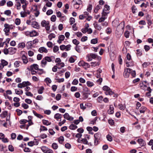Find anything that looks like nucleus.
I'll list each match as a JSON object with an SVG mask.
<instances>
[{"mask_svg":"<svg viewBox=\"0 0 153 153\" xmlns=\"http://www.w3.org/2000/svg\"><path fill=\"white\" fill-rule=\"evenodd\" d=\"M112 24L113 26L115 27H117L120 25H122L121 29L123 30L124 27L125 22L123 21L120 24L119 19H116L112 22Z\"/></svg>","mask_w":153,"mask_h":153,"instance_id":"obj_1","label":"nucleus"},{"mask_svg":"<svg viewBox=\"0 0 153 153\" xmlns=\"http://www.w3.org/2000/svg\"><path fill=\"white\" fill-rule=\"evenodd\" d=\"M94 144L95 145H97L100 143L101 137V134L100 133L98 132L94 134Z\"/></svg>","mask_w":153,"mask_h":153,"instance_id":"obj_2","label":"nucleus"},{"mask_svg":"<svg viewBox=\"0 0 153 153\" xmlns=\"http://www.w3.org/2000/svg\"><path fill=\"white\" fill-rule=\"evenodd\" d=\"M41 25L42 27H45L47 31H48L50 30V26L48 21L43 20L42 21Z\"/></svg>","mask_w":153,"mask_h":153,"instance_id":"obj_3","label":"nucleus"},{"mask_svg":"<svg viewBox=\"0 0 153 153\" xmlns=\"http://www.w3.org/2000/svg\"><path fill=\"white\" fill-rule=\"evenodd\" d=\"M74 5V7L78 9L79 7V6L82 3V1L81 0H73Z\"/></svg>","mask_w":153,"mask_h":153,"instance_id":"obj_4","label":"nucleus"},{"mask_svg":"<svg viewBox=\"0 0 153 153\" xmlns=\"http://www.w3.org/2000/svg\"><path fill=\"white\" fill-rule=\"evenodd\" d=\"M131 69L130 68H126L125 69L123 73L124 76L126 78H128L129 76Z\"/></svg>","mask_w":153,"mask_h":153,"instance_id":"obj_5","label":"nucleus"},{"mask_svg":"<svg viewBox=\"0 0 153 153\" xmlns=\"http://www.w3.org/2000/svg\"><path fill=\"white\" fill-rule=\"evenodd\" d=\"M78 65L79 66H82L85 68H89L90 67V65L87 63L83 61H80L78 63Z\"/></svg>","mask_w":153,"mask_h":153,"instance_id":"obj_6","label":"nucleus"},{"mask_svg":"<svg viewBox=\"0 0 153 153\" xmlns=\"http://www.w3.org/2000/svg\"><path fill=\"white\" fill-rule=\"evenodd\" d=\"M26 33L27 34H29L30 37L35 36L39 35L37 32L35 30L31 31H27Z\"/></svg>","mask_w":153,"mask_h":153,"instance_id":"obj_7","label":"nucleus"},{"mask_svg":"<svg viewBox=\"0 0 153 153\" xmlns=\"http://www.w3.org/2000/svg\"><path fill=\"white\" fill-rule=\"evenodd\" d=\"M21 59L24 64H26L28 62V59L27 57L25 54L22 55L21 56Z\"/></svg>","mask_w":153,"mask_h":153,"instance_id":"obj_8","label":"nucleus"},{"mask_svg":"<svg viewBox=\"0 0 153 153\" xmlns=\"http://www.w3.org/2000/svg\"><path fill=\"white\" fill-rule=\"evenodd\" d=\"M65 119H66L68 120L72 121L74 119V118L70 116L68 113H65L63 115Z\"/></svg>","mask_w":153,"mask_h":153,"instance_id":"obj_9","label":"nucleus"},{"mask_svg":"<svg viewBox=\"0 0 153 153\" xmlns=\"http://www.w3.org/2000/svg\"><path fill=\"white\" fill-rule=\"evenodd\" d=\"M4 26V31L6 35H8V34L7 33L9 32L10 30L8 26V24H5Z\"/></svg>","mask_w":153,"mask_h":153,"instance_id":"obj_10","label":"nucleus"},{"mask_svg":"<svg viewBox=\"0 0 153 153\" xmlns=\"http://www.w3.org/2000/svg\"><path fill=\"white\" fill-rule=\"evenodd\" d=\"M9 54L11 55L15 53L16 51V49L15 48H8Z\"/></svg>","mask_w":153,"mask_h":153,"instance_id":"obj_11","label":"nucleus"},{"mask_svg":"<svg viewBox=\"0 0 153 153\" xmlns=\"http://www.w3.org/2000/svg\"><path fill=\"white\" fill-rule=\"evenodd\" d=\"M31 25L33 27L35 28L39 29L40 28L38 23L37 22L33 21L32 22Z\"/></svg>","mask_w":153,"mask_h":153,"instance_id":"obj_12","label":"nucleus"},{"mask_svg":"<svg viewBox=\"0 0 153 153\" xmlns=\"http://www.w3.org/2000/svg\"><path fill=\"white\" fill-rule=\"evenodd\" d=\"M109 114H112L114 113V108L112 105H110L109 106V109L107 111Z\"/></svg>","mask_w":153,"mask_h":153,"instance_id":"obj_13","label":"nucleus"},{"mask_svg":"<svg viewBox=\"0 0 153 153\" xmlns=\"http://www.w3.org/2000/svg\"><path fill=\"white\" fill-rule=\"evenodd\" d=\"M38 51L40 53H47L48 51L47 49L44 47H41L38 50Z\"/></svg>","mask_w":153,"mask_h":153,"instance_id":"obj_14","label":"nucleus"},{"mask_svg":"<svg viewBox=\"0 0 153 153\" xmlns=\"http://www.w3.org/2000/svg\"><path fill=\"white\" fill-rule=\"evenodd\" d=\"M65 38V36L63 35H61L59 36L58 37L59 39L57 41V42L60 44L64 40Z\"/></svg>","mask_w":153,"mask_h":153,"instance_id":"obj_15","label":"nucleus"},{"mask_svg":"<svg viewBox=\"0 0 153 153\" xmlns=\"http://www.w3.org/2000/svg\"><path fill=\"white\" fill-rule=\"evenodd\" d=\"M30 68L34 70H38L39 69V65L37 64H34L30 66Z\"/></svg>","mask_w":153,"mask_h":153,"instance_id":"obj_16","label":"nucleus"},{"mask_svg":"<svg viewBox=\"0 0 153 153\" xmlns=\"http://www.w3.org/2000/svg\"><path fill=\"white\" fill-rule=\"evenodd\" d=\"M33 112L34 114V115L36 116L38 118H39L40 119L42 118L43 117V116L40 114H39L36 113V112L34 110L33 111Z\"/></svg>","mask_w":153,"mask_h":153,"instance_id":"obj_17","label":"nucleus"},{"mask_svg":"<svg viewBox=\"0 0 153 153\" xmlns=\"http://www.w3.org/2000/svg\"><path fill=\"white\" fill-rule=\"evenodd\" d=\"M62 117V114L59 113H56L55 114L54 118L56 119L57 120H58L59 119H61Z\"/></svg>","mask_w":153,"mask_h":153,"instance_id":"obj_18","label":"nucleus"},{"mask_svg":"<svg viewBox=\"0 0 153 153\" xmlns=\"http://www.w3.org/2000/svg\"><path fill=\"white\" fill-rule=\"evenodd\" d=\"M137 141L141 146H143L145 144L144 141L142 139H138Z\"/></svg>","mask_w":153,"mask_h":153,"instance_id":"obj_19","label":"nucleus"},{"mask_svg":"<svg viewBox=\"0 0 153 153\" xmlns=\"http://www.w3.org/2000/svg\"><path fill=\"white\" fill-rule=\"evenodd\" d=\"M87 86L89 87H91L94 85L93 82L90 81H88L86 82Z\"/></svg>","mask_w":153,"mask_h":153,"instance_id":"obj_20","label":"nucleus"},{"mask_svg":"<svg viewBox=\"0 0 153 153\" xmlns=\"http://www.w3.org/2000/svg\"><path fill=\"white\" fill-rule=\"evenodd\" d=\"M47 63V62L45 58H43L41 61V65L42 67H45Z\"/></svg>","mask_w":153,"mask_h":153,"instance_id":"obj_21","label":"nucleus"},{"mask_svg":"<svg viewBox=\"0 0 153 153\" xmlns=\"http://www.w3.org/2000/svg\"><path fill=\"white\" fill-rule=\"evenodd\" d=\"M15 92L16 94L18 95L22 94L23 93V91L19 89H15Z\"/></svg>","mask_w":153,"mask_h":153,"instance_id":"obj_22","label":"nucleus"},{"mask_svg":"<svg viewBox=\"0 0 153 153\" xmlns=\"http://www.w3.org/2000/svg\"><path fill=\"white\" fill-rule=\"evenodd\" d=\"M20 14L21 16L24 18L27 16V12L26 11V10H23L20 12Z\"/></svg>","mask_w":153,"mask_h":153,"instance_id":"obj_23","label":"nucleus"},{"mask_svg":"<svg viewBox=\"0 0 153 153\" xmlns=\"http://www.w3.org/2000/svg\"><path fill=\"white\" fill-rule=\"evenodd\" d=\"M126 66L128 67H132L134 66V63L133 61L126 62Z\"/></svg>","mask_w":153,"mask_h":153,"instance_id":"obj_24","label":"nucleus"},{"mask_svg":"<svg viewBox=\"0 0 153 153\" xmlns=\"http://www.w3.org/2000/svg\"><path fill=\"white\" fill-rule=\"evenodd\" d=\"M94 25L95 28L99 30H100L102 29L101 26L97 24L94 23Z\"/></svg>","mask_w":153,"mask_h":153,"instance_id":"obj_25","label":"nucleus"},{"mask_svg":"<svg viewBox=\"0 0 153 153\" xmlns=\"http://www.w3.org/2000/svg\"><path fill=\"white\" fill-rule=\"evenodd\" d=\"M42 123L44 125L46 126L50 125L51 124V123L47 120H42Z\"/></svg>","mask_w":153,"mask_h":153,"instance_id":"obj_26","label":"nucleus"},{"mask_svg":"<svg viewBox=\"0 0 153 153\" xmlns=\"http://www.w3.org/2000/svg\"><path fill=\"white\" fill-rule=\"evenodd\" d=\"M146 109V108L145 106H143L140 109V113H144Z\"/></svg>","mask_w":153,"mask_h":153,"instance_id":"obj_27","label":"nucleus"},{"mask_svg":"<svg viewBox=\"0 0 153 153\" xmlns=\"http://www.w3.org/2000/svg\"><path fill=\"white\" fill-rule=\"evenodd\" d=\"M44 81L46 82L47 85L51 82V79L48 77L46 78L44 80Z\"/></svg>","mask_w":153,"mask_h":153,"instance_id":"obj_28","label":"nucleus"},{"mask_svg":"<svg viewBox=\"0 0 153 153\" xmlns=\"http://www.w3.org/2000/svg\"><path fill=\"white\" fill-rule=\"evenodd\" d=\"M53 57H54L53 56H51V57L46 56L44 58L45 59L47 62V61L48 62H50L52 61V58Z\"/></svg>","mask_w":153,"mask_h":153,"instance_id":"obj_29","label":"nucleus"},{"mask_svg":"<svg viewBox=\"0 0 153 153\" xmlns=\"http://www.w3.org/2000/svg\"><path fill=\"white\" fill-rule=\"evenodd\" d=\"M55 37L56 35L54 34L51 33L48 35V38L50 40H51L53 38H55Z\"/></svg>","mask_w":153,"mask_h":153,"instance_id":"obj_30","label":"nucleus"},{"mask_svg":"<svg viewBox=\"0 0 153 153\" xmlns=\"http://www.w3.org/2000/svg\"><path fill=\"white\" fill-rule=\"evenodd\" d=\"M44 89V88L43 86L40 87L39 89L38 90V93L39 94H42L43 93V91Z\"/></svg>","mask_w":153,"mask_h":153,"instance_id":"obj_31","label":"nucleus"},{"mask_svg":"<svg viewBox=\"0 0 153 153\" xmlns=\"http://www.w3.org/2000/svg\"><path fill=\"white\" fill-rule=\"evenodd\" d=\"M25 44L24 42L19 43L18 46V48H23L25 47Z\"/></svg>","mask_w":153,"mask_h":153,"instance_id":"obj_32","label":"nucleus"},{"mask_svg":"<svg viewBox=\"0 0 153 153\" xmlns=\"http://www.w3.org/2000/svg\"><path fill=\"white\" fill-rule=\"evenodd\" d=\"M24 87L27 86V85H30L31 83L29 81L23 82L22 83Z\"/></svg>","mask_w":153,"mask_h":153,"instance_id":"obj_33","label":"nucleus"},{"mask_svg":"<svg viewBox=\"0 0 153 153\" xmlns=\"http://www.w3.org/2000/svg\"><path fill=\"white\" fill-rule=\"evenodd\" d=\"M105 94L106 95H111L114 94V92L110 89L107 91H105Z\"/></svg>","mask_w":153,"mask_h":153,"instance_id":"obj_34","label":"nucleus"},{"mask_svg":"<svg viewBox=\"0 0 153 153\" xmlns=\"http://www.w3.org/2000/svg\"><path fill=\"white\" fill-rule=\"evenodd\" d=\"M4 14L7 16H9L11 15V11L10 10H7L4 12Z\"/></svg>","mask_w":153,"mask_h":153,"instance_id":"obj_35","label":"nucleus"},{"mask_svg":"<svg viewBox=\"0 0 153 153\" xmlns=\"http://www.w3.org/2000/svg\"><path fill=\"white\" fill-rule=\"evenodd\" d=\"M64 141V137L62 136H61L59 138L58 141L60 144H62Z\"/></svg>","mask_w":153,"mask_h":153,"instance_id":"obj_36","label":"nucleus"},{"mask_svg":"<svg viewBox=\"0 0 153 153\" xmlns=\"http://www.w3.org/2000/svg\"><path fill=\"white\" fill-rule=\"evenodd\" d=\"M45 72L42 69H39L37 71V73L39 75H41L43 73H45Z\"/></svg>","mask_w":153,"mask_h":153,"instance_id":"obj_37","label":"nucleus"},{"mask_svg":"<svg viewBox=\"0 0 153 153\" xmlns=\"http://www.w3.org/2000/svg\"><path fill=\"white\" fill-rule=\"evenodd\" d=\"M41 149L42 151L46 153L48 149V148L47 147L45 146H42L41 148Z\"/></svg>","mask_w":153,"mask_h":153,"instance_id":"obj_38","label":"nucleus"},{"mask_svg":"<svg viewBox=\"0 0 153 153\" xmlns=\"http://www.w3.org/2000/svg\"><path fill=\"white\" fill-rule=\"evenodd\" d=\"M77 126L73 124H71L69 126V128L71 129L74 130L77 128Z\"/></svg>","mask_w":153,"mask_h":153,"instance_id":"obj_39","label":"nucleus"},{"mask_svg":"<svg viewBox=\"0 0 153 153\" xmlns=\"http://www.w3.org/2000/svg\"><path fill=\"white\" fill-rule=\"evenodd\" d=\"M52 147L54 149H56L58 148V145L56 143H54L52 144Z\"/></svg>","mask_w":153,"mask_h":153,"instance_id":"obj_40","label":"nucleus"},{"mask_svg":"<svg viewBox=\"0 0 153 153\" xmlns=\"http://www.w3.org/2000/svg\"><path fill=\"white\" fill-rule=\"evenodd\" d=\"M1 64L4 66H6L8 64V62L4 59H2L1 60Z\"/></svg>","mask_w":153,"mask_h":153,"instance_id":"obj_41","label":"nucleus"},{"mask_svg":"<svg viewBox=\"0 0 153 153\" xmlns=\"http://www.w3.org/2000/svg\"><path fill=\"white\" fill-rule=\"evenodd\" d=\"M48 130L47 128L44 126H41L40 129V131H46Z\"/></svg>","mask_w":153,"mask_h":153,"instance_id":"obj_42","label":"nucleus"},{"mask_svg":"<svg viewBox=\"0 0 153 153\" xmlns=\"http://www.w3.org/2000/svg\"><path fill=\"white\" fill-rule=\"evenodd\" d=\"M106 138H107V140L108 141H109L110 142L112 141V140H113L112 138V137L110 135L108 134L106 136Z\"/></svg>","mask_w":153,"mask_h":153,"instance_id":"obj_43","label":"nucleus"},{"mask_svg":"<svg viewBox=\"0 0 153 153\" xmlns=\"http://www.w3.org/2000/svg\"><path fill=\"white\" fill-rule=\"evenodd\" d=\"M20 63V62L19 61H16L14 63V66L17 68L19 66V64Z\"/></svg>","mask_w":153,"mask_h":153,"instance_id":"obj_44","label":"nucleus"},{"mask_svg":"<svg viewBox=\"0 0 153 153\" xmlns=\"http://www.w3.org/2000/svg\"><path fill=\"white\" fill-rule=\"evenodd\" d=\"M21 22L20 19L19 18H16L15 20V23L17 25H20Z\"/></svg>","mask_w":153,"mask_h":153,"instance_id":"obj_45","label":"nucleus"},{"mask_svg":"<svg viewBox=\"0 0 153 153\" xmlns=\"http://www.w3.org/2000/svg\"><path fill=\"white\" fill-rule=\"evenodd\" d=\"M88 97V93H84L83 94V99L85 100Z\"/></svg>","mask_w":153,"mask_h":153,"instance_id":"obj_46","label":"nucleus"},{"mask_svg":"<svg viewBox=\"0 0 153 153\" xmlns=\"http://www.w3.org/2000/svg\"><path fill=\"white\" fill-rule=\"evenodd\" d=\"M105 31H106V33L107 34H109L111 33L112 30L111 28H110L109 27H108L106 29Z\"/></svg>","mask_w":153,"mask_h":153,"instance_id":"obj_47","label":"nucleus"},{"mask_svg":"<svg viewBox=\"0 0 153 153\" xmlns=\"http://www.w3.org/2000/svg\"><path fill=\"white\" fill-rule=\"evenodd\" d=\"M7 7H11L13 5V2L11 1H9L7 2Z\"/></svg>","mask_w":153,"mask_h":153,"instance_id":"obj_48","label":"nucleus"},{"mask_svg":"<svg viewBox=\"0 0 153 153\" xmlns=\"http://www.w3.org/2000/svg\"><path fill=\"white\" fill-rule=\"evenodd\" d=\"M107 18L106 17H103L102 16L101 18H100L99 19L98 22H102L104 21L105 19Z\"/></svg>","mask_w":153,"mask_h":153,"instance_id":"obj_49","label":"nucleus"},{"mask_svg":"<svg viewBox=\"0 0 153 153\" xmlns=\"http://www.w3.org/2000/svg\"><path fill=\"white\" fill-rule=\"evenodd\" d=\"M22 106L25 109H27L29 108V106L27 104L25 103H23L22 104Z\"/></svg>","mask_w":153,"mask_h":153,"instance_id":"obj_50","label":"nucleus"},{"mask_svg":"<svg viewBox=\"0 0 153 153\" xmlns=\"http://www.w3.org/2000/svg\"><path fill=\"white\" fill-rule=\"evenodd\" d=\"M130 33L128 31L126 30V31L124 33V36H125L126 38H128L129 37V36Z\"/></svg>","mask_w":153,"mask_h":153,"instance_id":"obj_51","label":"nucleus"},{"mask_svg":"<svg viewBox=\"0 0 153 153\" xmlns=\"http://www.w3.org/2000/svg\"><path fill=\"white\" fill-rule=\"evenodd\" d=\"M137 55L139 56H141L142 54V51L139 49H137L136 51Z\"/></svg>","mask_w":153,"mask_h":153,"instance_id":"obj_52","label":"nucleus"},{"mask_svg":"<svg viewBox=\"0 0 153 153\" xmlns=\"http://www.w3.org/2000/svg\"><path fill=\"white\" fill-rule=\"evenodd\" d=\"M59 50V47L57 46H55L53 48V51L56 53Z\"/></svg>","mask_w":153,"mask_h":153,"instance_id":"obj_53","label":"nucleus"},{"mask_svg":"<svg viewBox=\"0 0 153 153\" xmlns=\"http://www.w3.org/2000/svg\"><path fill=\"white\" fill-rule=\"evenodd\" d=\"M97 39H94L91 40V43L93 44H95L97 43Z\"/></svg>","mask_w":153,"mask_h":153,"instance_id":"obj_54","label":"nucleus"},{"mask_svg":"<svg viewBox=\"0 0 153 153\" xmlns=\"http://www.w3.org/2000/svg\"><path fill=\"white\" fill-rule=\"evenodd\" d=\"M56 17L55 15H52L51 18V21L53 22H55L56 20Z\"/></svg>","mask_w":153,"mask_h":153,"instance_id":"obj_55","label":"nucleus"},{"mask_svg":"<svg viewBox=\"0 0 153 153\" xmlns=\"http://www.w3.org/2000/svg\"><path fill=\"white\" fill-rule=\"evenodd\" d=\"M101 8V7L99 5H97L96 8H95V9L94 10V12L95 13H97V12L98 10L100 9Z\"/></svg>","mask_w":153,"mask_h":153,"instance_id":"obj_56","label":"nucleus"},{"mask_svg":"<svg viewBox=\"0 0 153 153\" xmlns=\"http://www.w3.org/2000/svg\"><path fill=\"white\" fill-rule=\"evenodd\" d=\"M28 124L27 125H26V128L27 129L28 128V127L29 126L32 125L33 124V123L32 121H28Z\"/></svg>","mask_w":153,"mask_h":153,"instance_id":"obj_57","label":"nucleus"},{"mask_svg":"<svg viewBox=\"0 0 153 153\" xmlns=\"http://www.w3.org/2000/svg\"><path fill=\"white\" fill-rule=\"evenodd\" d=\"M71 45H68L66 46L65 51H68L70 50L71 49Z\"/></svg>","mask_w":153,"mask_h":153,"instance_id":"obj_58","label":"nucleus"},{"mask_svg":"<svg viewBox=\"0 0 153 153\" xmlns=\"http://www.w3.org/2000/svg\"><path fill=\"white\" fill-rule=\"evenodd\" d=\"M78 83V81L76 79H74L73 81L72 84L73 85H76Z\"/></svg>","mask_w":153,"mask_h":153,"instance_id":"obj_59","label":"nucleus"},{"mask_svg":"<svg viewBox=\"0 0 153 153\" xmlns=\"http://www.w3.org/2000/svg\"><path fill=\"white\" fill-rule=\"evenodd\" d=\"M105 11L104 10H103L102 13V16L103 17H106L105 16H106L107 14L109 13L108 12H105Z\"/></svg>","mask_w":153,"mask_h":153,"instance_id":"obj_60","label":"nucleus"},{"mask_svg":"<svg viewBox=\"0 0 153 153\" xmlns=\"http://www.w3.org/2000/svg\"><path fill=\"white\" fill-rule=\"evenodd\" d=\"M108 122L111 125H113L114 123V121L112 119L108 120Z\"/></svg>","mask_w":153,"mask_h":153,"instance_id":"obj_61","label":"nucleus"},{"mask_svg":"<svg viewBox=\"0 0 153 153\" xmlns=\"http://www.w3.org/2000/svg\"><path fill=\"white\" fill-rule=\"evenodd\" d=\"M130 73L131 74V75L133 77H135L136 76V72L135 71H132L131 69V71L130 72Z\"/></svg>","mask_w":153,"mask_h":153,"instance_id":"obj_62","label":"nucleus"},{"mask_svg":"<svg viewBox=\"0 0 153 153\" xmlns=\"http://www.w3.org/2000/svg\"><path fill=\"white\" fill-rule=\"evenodd\" d=\"M25 102L28 104H30L32 102V101L29 99H26L25 100Z\"/></svg>","mask_w":153,"mask_h":153,"instance_id":"obj_63","label":"nucleus"},{"mask_svg":"<svg viewBox=\"0 0 153 153\" xmlns=\"http://www.w3.org/2000/svg\"><path fill=\"white\" fill-rule=\"evenodd\" d=\"M75 22V19L72 17L70 19V22L71 25L73 24Z\"/></svg>","mask_w":153,"mask_h":153,"instance_id":"obj_64","label":"nucleus"}]
</instances>
